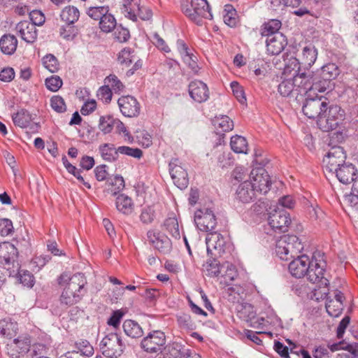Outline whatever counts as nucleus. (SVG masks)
<instances>
[{
	"mask_svg": "<svg viewBox=\"0 0 358 358\" xmlns=\"http://www.w3.org/2000/svg\"><path fill=\"white\" fill-rule=\"evenodd\" d=\"M177 322L179 327L186 330H194L196 324L188 313H180L177 315Z\"/></svg>",
	"mask_w": 358,
	"mask_h": 358,
	"instance_id": "nucleus-49",
	"label": "nucleus"
},
{
	"mask_svg": "<svg viewBox=\"0 0 358 358\" xmlns=\"http://www.w3.org/2000/svg\"><path fill=\"white\" fill-rule=\"evenodd\" d=\"M165 343V334L160 330H154L141 340V348L149 353L161 352Z\"/></svg>",
	"mask_w": 358,
	"mask_h": 358,
	"instance_id": "nucleus-10",
	"label": "nucleus"
},
{
	"mask_svg": "<svg viewBox=\"0 0 358 358\" xmlns=\"http://www.w3.org/2000/svg\"><path fill=\"white\" fill-rule=\"evenodd\" d=\"M17 268V278L18 280L24 287L31 288L35 284V278L34 275L27 270H20L19 266Z\"/></svg>",
	"mask_w": 358,
	"mask_h": 358,
	"instance_id": "nucleus-47",
	"label": "nucleus"
},
{
	"mask_svg": "<svg viewBox=\"0 0 358 358\" xmlns=\"http://www.w3.org/2000/svg\"><path fill=\"white\" fill-rule=\"evenodd\" d=\"M99 348L105 357L117 358L122 355L126 345L120 334L117 333H109L101 341Z\"/></svg>",
	"mask_w": 358,
	"mask_h": 358,
	"instance_id": "nucleus-7",
	"label": "nucleus"
},
{
	"mask_svg": "<svg viewBox=\"0 0 358 358\" xmlns=\"http://www.w3.org/2000/svg\"><path fill=\"white\" fill-rule=\"evenodd\" d=\"M345 117V111L338 105L329 104L327 101L326 107L317 120L320 129L329 131L336 129L342 123Z\"/></svg>",
	"mask_w": 358,
	"mask_h": 358,
	"instance_id": "nucleus-3",
	"label": "nucleus"
},
{
	"mask_svg": "<svg viewBox=\"0 0 358 358\" xmlns=\"http://www.w3.org/2000/svg\"><path fill=\"white\" fill-rule=\"evenodd\" d=\"M326 265V262L323 259L322 255L320 252H315L313 255L306 276L310 282L319 284V288L322 289L321 291L322 294L327 296L329 282L324 276Z\"/></svg>",
	"mask_w": 358,
	"mask_h": 358,
	"instance_id": "nucleus-2",
	"label": "nucleus"
},
{
	"mask_svg": "<svg viewBox=\"0 0 358 358\" xmlns=\"http://www.w3.org/2000/svg\"><path fill=\"white\" fill-rule=\"evenodd\" d=\"M108 11V6H92L87 9V14L93 20L100 21Z\"/></svg>",
	"mask_w": 358,
	"mask_h": 358,
	"instance_id": "nucleus-53",
	"label": "nucleus"
},
{
	"mask_svg": "<svg viewBox=\"0 0 358 358\" xmlns=\"http://www.w3.org/2000/svg\"><path fill=\"white\" fill-rule=\"evenodd\" d=\"M268 162L269 161L262 149L257 148L254 150L253 159L252 162V169L256 167H262V169H264V166L268 163Z\"/></svg>",
	"mask_w": 358,
	"mask_h": 358,
	"instance_id": "nucleus-48",
	"label": "nucleus"
},
{
	"mask_svg": "<svg viewBox=\"0 0 358 358\" xmlns=\"http://www.w3.org/2000/svg\"><path fill=\"white\" fill-rule=\"evenodd\" d=\"M17 324L9 320H0V335L6 338H12L16 335Z\"/></svg>",
	"mask_w": 358,
	"mask_h": 358,
	"instance_id": "nucleus-36",
	"label": "nucleus"
},
{
	"mask_svg": "<svg viewBox=\"0 0 358 358\" xmlns=\"http://www.w3.org/2000/svg\"><path fill=\"white\" fill-rule=\"evenodd\" d=\"M212 123L215 134L222 138H224L225 132H229L234 128V122L227 115L215 117Z\"/></svg>",
	"mask_w": 358,
	"mask_h": 358,
	"instance_id": "nucleus-28",
	"label": "nucleus"
},
{
	"mask_svg": "<svg viewBox=\"0 0 358 358\" xmlns=\"http://www.w3.org/2000/svg\"><path fill=\"white\" fill-rule=\"evenodd\" d=\"M58 283L60 285L66 284L59 299L62 306H71L78 303L85 294L86 279L82 273H76L71 278L68 274L62 273L58 278Z\"/></svg>",
	"mask_w": 358,
	"mask_h": 358,
	"instance_id": "nucleus-1",
	"label": "nucleus"
},
{
	"mask_svg": "<svg viewBox=\"0 0 358 358\" xmlns=\"http://www.w3.org/2000/svg\"><path fill=\"white\" fill-rule=\"evenodd\" d=\"M115 124V119L111 115L101 116L99 129L105 134L112 131Z\"/></svg>",
	"mask_w": 358,
	"mask_h": 358,
	"instance_id": "nucleus-50",
	"label": "nucleus"
},
{
	"mask_svg": "<svg viewBox=\"0 0 358 358\" xmlns=\"http://www.w3.org/2000/svg\"><path fill=\"white\" fill-rule=\"evenodd\" d=\"M217 257L211 255L210 258L203 264L206 275L210 277H217L222 274V271L225 266L221 264L220 262L217 259Z\"/></svg>",
	"mask_w": 358,
	"mask_h": 358,
	"instance_id": "nucleus-31",
	"label": "nucleus"
},
{
	"mask_svg": "<svg viewBox=\"0 0 358 358\" xmlns=\"http://www.w3.org/2000/svg\"><path fill=\"white\" fill-rule=\"evenodd\" d=\"M250 184L252 196H250V199L252 196H257L256 194H266L269 190L271 185L269 176L265 169L256 167L252 169L250 174Z\"/></svg>",
	"mask_w": 358,
	"mask_h": 358,
	"instance_id": "nucleus-8",
	"label": "nucleus"
},
{
	"mask_svg": "<svg viewBox=\"0 0 358 358\" xmlns=\"http://www.w3.org/2000/svg\"><path fill=\"white\" fill-rule=\"evenodd\" d=\"M113 30L114 38L120 43L127 42L130 38V33L129 29L123 27L121 24L117 25Z\"/></svg>",
	"mask_w": 358,
	"mask_h": 358,
	"instance_id": "nucleus-57",
	"label": "nucleus"
},
{
	"mask_svg": "<svg viewBox=\"0 0 358 358\" xmlns=\"http://www.w3.org/2000/svg\"><path fill=\"white\" fill-rule=\"evenodd\" d=\"M182 11L191 20L199 24L201 18L211 20L213 15L207 0H192L189 4L186 1L181 5Z\"/></svg>",
	"mask_w": 358,
	"mask_h": 358,
	"instance_id": "nucleus-6",
	"label": "nucleus"
},
{
	"mask_svg": "<svg viewBox=\"0 0 358 358\" xmlns=\"http://www.w3.org/2000/svg\"><path fill=\"white\" fill-rule=\"evenodd\" d=\"M326 310L328 314L331 317H338L343 310V301L340 299H327Z\"/></svg>",
	"mask_w": 358,
	"mask_h": 358,
	"instance_id": "nucleus-41",
	"label": "nucleus"
},
{
	"mask_svg": "<svg viewBox=\"0 0 358 358\" xmlns=\"http://www.w3.org/2000/svg\"><path fill=\"white\" fill-rule=\"evenodd\" d=\"M31 346V336L27 334L20 335L7 344L8 355L13 358H18L27 354Z\"/></svg>",
	"mask_w": 358,
	"mask_h": 358,
	"instance_id": "nucleus-13",
	"label": "nucleus"
},
{
	"mask_svg": "<svg viewBox=\"0 0 358 358\" xmlns=\"http://www.w3.org/2000/svg\"><path fill=\"white\" fill-rule=\"evenodd\" d=\"M295 90L296 87L293 78L284 80L278 85V92L283 96H293L297 98L299 92Z\"/></svg>",
	"mask_w": 358,
	"mask_h": 358,
	"instance_id": "nucleus-38",
	"label": "nucleus"
},
{
	"mask_svg": "<svg viewBox=\"0 0 358 358\" xmlns=\"http://www.w3.org/2000/svg\"><path fill=\"white\" fill-rule=\"evenodd\" d=\"M266 43L267 52L272 55H277L285 49L287 41L282 33H277L267 37Z\"/></svg>",
	"mask_w": 358,
	"mask_h": 358,
	"instance_id": "nucleus-24",
	"label": "nucleus"
},
{
	"mask_svg": "<svg viewBox=\"0 0 358 358\" xmlns=\"http://www.w3.org/2000/svg\"><path fill=\"white\" fill-rule=\"evenodd\" d=\"M234 96L241 103H244L246 101L245 90L237 81H232L230 84Z\"/></svg>",
	"mask_w": 358,
	"mask_h": 358,
	"instance_id": "nucleus-55",
	"label": "nucleus"
},
{
	"mask_svg": "<svg viewBox=\"0 0 358 358\" xmlns=\"http://www.w3.org/2000/svg\"><path fill=\"white\" fill-rule=\"evenodd\" d=\"M80 12L75 6H66L62 11L60 17L62 20L69 24H73L78 20Z\"/></svg>",
	"mask_w": 358,
	"mask_h": 358,
	"instance_id": "nucleus-39",
	"label": "nucleus"
},
{
	"mask_svg": "<svg viewBox=\"0 0 358 358\" xmlns=\"http://www.w3.org/2000/svg\"><path fill=\"white\" fill-rule=\"evenodd\" d=\"M346 159V154L343 148L334 146L327 152L324 162L327 164V168L331 172L336 171L341 166L344 165Z\"/></svg>",
	"mask_w": 358,
	"mask_h": 358,
	"instance_id": "nucleus-18",
	"label": "nucleus"
},
{
	"mask_svg": "<svg viewBox=\"0 0 358 358\" xmlns=\"http://www.w3.org/2000/svg\"><path fill=\"white\" fill-rule=\"evenodd\" d=\"M99 150L103 159L110 162L116 161L120 154L117 148L112 143H103L99 146Z\"/></svg>",
	"mask_w": 358,
	"mask_h": 358,
	"instance_id": "nucleus-35",
	"label": "nucleus"
},
{
	"mask_svg": "<svg viewBox=\"0 0 358 358\" xmlns=\"http://www.w3.org/2000/svg\"><path fill=\"white\" fill-rule=\"evenodd\" d=\"M169 173L173 183L179 189H185L189 184V178L186 168L177 158L173 159L169 164Z\"/></svg>",
	"mask_w": 358,
	"mask_h": 358,
	"instance_id": "nucleus-12",
	"label": "nucleus"
},
{
	"mask_svg": "<svg viewBox=\"0 0 358 358\" xmlns=\"http://www.w3.org/2000/svg\"><path fill=\"white\" fill-rule=\"evenodd\" d=\"M194 222L202 231L213 232L217 226V219L213 211L208 208L199 209L195 212Z\"/></svg>",
	"mask_w": 358,
	"mask_h": 358,
	"instance_id": "nucleus-11",
	"label": "nucleus"
},
{
	"mask_svg": "<svg viewBox=\"0 0 358 358\" xmlns=\"http://www.w3.org/2000/svg\"><path fill=\"white\" fill-rule=\"evenodd\" d=\"M136 59L135 52L131 48H123L117 55V61L121 65L129 66Z\"/></svg>",
	"mask_w": 358,
	"mask_h": 358,
	"instance_id": "nucleus-42",
	"label": "nucleus"
},
{
	"mask_svg": "<svg viewBox=\"0 0 358 358\" xmlns=\"http://www.w3.org/2000/svg\"><path fill=\"white\" fill-rule=\"evenodd\" d=\"M115 205L117 210L124 215H130L134 206L132 199L124 194L117 196Z\"/></svg>",
	"mask_w": 358,
	"mask_h": 358,
	"instance_id": "nucleus-34",
	"label": "nucleus"
},
{
	"mask_svg": "<svg viewBox=\"0 0 358 358\" xmlns=\"http://www.w3.org/2000/svg\"><path fill=\"white\" fill-rule=\"evenodd\" d=\"M164 227L173 238L178 240L180 238L179 224L176 217L166 218L164 222Z\"/></svg>",
	"mask_w": 358,
	"mask_h": 358,
	"instance_id": "nucleus-43",
	"label": "nucleus"
},
{
	"mask_svg": "<svg viewBox=\"0 0 358 358\" xmlns=\"http://www.w3.org/2000/svg\"><path fill=\"white\" fill-rule=\"evenodd\" d=\"M187 349L185 345L173 342L164 347L159 358H182Z\"/></svg>",
	"mask_w": 358,
	"mask_h": 358,
	"instance_id": "nucleus-27",
	"label": "nucleus"
},
{
	"mask_svg": "<svg viewBox=\"0 0 358 358\" xmlns=\"http://www.w3.org/2000/svg\"><path fill=\"white\" fill-rule=\"evenodd\" d=\"M17 46L16 37L11 34H4L0 39V48L5 55H13Z\"/></svg>",
	"mask_w": 358,
	"mask_h": 358,
	"instance_id": "nucleus-32",
	"label": "nucleus"
},
{
	"mask_svg": "<svg viewBox=\"0 0 358 358\" xmlns=\"http://www.w3.org/2000/svg\"><path fill=\"white\" fill-rule=\"evenodd\" d=\"M327 99L324 96H316L315 98L306 99L302 111L303 114L310 119H319L326 107Z\"/></svg>",
	"mask_w": 358,
	"mask_h": 358,
	"instance_id": "nucleus-15",
	"label": "nucleus"
},
{
	"mask_svg": "<svg viewBox=\"0 0 358 358\" xmlns=\"http://www.w3.org/2000/svg\"><path fill=\"white\" fill-rule=\"evenodd\" d=\"M328 347L331 352L338 351L339 350H345L350 353V355L346 353L338 354V358H350L358 357V343H357L348 344L344 341H340L338 343L329 345Z\"/></svg>",
	"mask_w": 358,
	"mask_h": 358,
	"instance_id": "nucleus-29",
	"label": "nucleus"
},
{
	"mask_svg": "<svg viewBox=\"0 0 358 358\" xmlns=\"http://www.w3.org/2000/svg\"><path fill=\"white\" fill-rule=\"evenodd\" d=\"M109 185L114 187L113 195L120 192L124 187V180L122 176L116 175L114 177H110L106 182Z\"/></svg>",
	"mask_w": 358,
	"mask_h": 358,
	"instance_id": "nucleus-60",
	"label": "nucleus"
},
{
	"mask_svg": "<svg viewBox=\"0 0 358 358\" xmlns=\"http://www.w3.org/2000/svg\"><path fill=\"white\" fill-rule=\"evenodd\" d=\"M126 335L132 338H138L143 335V330L141 325L135 320H126L122 324Z\"/></svg>",
	"mask_w": 358,
	"mask_h": 358,
	"instance_id": "nucleus-33",
	"label": "nucleus"
},
{
	"mask_svg": "<svg viewBox=\"0 0 358 358\" xmlns=\"http://www.w3.org/2000/svg\"><path fill=\"white\" fill-rule=\"evenodd\" d=\"M231 291L234 294H236L237 296L235 298L237 299V305L236 306V315L241 319L242 321H246V292L245 286H241L240 285H234L231 288Z\"/></svg>",
	"mask_w": 358,
	"mask_h": 358,
	"instance_id": "nucleus-21",
	"label": "nucleus"
},
{
	"mask_svg": "<svg viewBox=\"0 0 358 358\" xmlns=\"http://www.w3.org/2000/svg\"><path fill=\"white\" fill-rule=\"evenodd\" d=\"M117 25L115 17L108 13L103 15V18L99 21V28L106 33L112 31Z\"/></svg>",
	"mask_w": 358,
	"mask_h": 358,
	"instance_id": "nucleus-45",
	"label": "nucleus"
},
{
	"mask_svg": "<svg viewBox=\"0 0 358 358\" xmlns=\"http://www.w3.org/2000/svg\"><path fill=\"white\" fill-rule=\"evenodd\" d=\"M282 23L277 19H273L264 24V29L262 34L270 36L271 34L280 33L278 31L280 29Z\"/></svg>",
	"mask_w": 358,
	"mask_h": 358,
	"instance_id": "nucleus-51",
	"label": "nucleus"
},
{
	"mask_svg": "<svg viewBox=\"0 0 358 358\" xmlns=\"http://www.w3.org/2000/svg\"><path fill=\"white\" fill-rule=\"evenodd\" d=\"M319 74L322 79L331 82L339 75V69L335 64L329 63L321 68Z\"/></svg>",
	"mask_w": 358,
	"mask_h": 358,
	"instance_id": "nucleus-40",
	"label": "nucleus"
},
{
	"mask_svg": "<svg viewBox=\"0 0 358 358\" xmlns=\"http://www.w3.org/2000/svg\"><path fill=\"white\" fill-rule=\"evenodd\" d=\"M59 34L66 40H73L77 34V29L73 24L67 23L59 29Z\"/></svg>",
	"mask_w": 358,
	"mask_h": 358,
	"instance_id": "nucleus-61",
	"label": "nucleus"
},
{
	"mask_svg": "<svg viewBox=\"0 0 358 358\" xmlns=\"http://www.w3.org/2000/svg\"><path fill=\"white\" fill-rule=\"evenodd\" d=\"M268 204L259 199L251 208L252 213L262 219V217H266V212L267 211Z\"/></svg>",
	"mask_w": 358,
	"mask_h": 358,
	"instance_id": "nucleus-62",
	"label": "nucleus"
},
{
	"mask_svg": "<svg viewBox=\"0 0 358 358\" xmlns=\"http://www.w3.org/2000/svg\"><path fill=\"white\" fill-rule=\"evenodd\" d=\"M357 169L355 166L351 163H346L341 166L336 171L333 173H336L338 180L343 184H350L354 182L353 184L357 185Z\"/></svg>",
	"mask_w": 358,
	"mask_h": 358,
	"instance_id": "nucleus-22",
	"label": "nucleus"
},
{
	"mask_svg": "<svg viewBox=\"0 0 358 358\" xmlns=\"http://www.w3.org/2000/svg\"><path fill=\"white\" fill-rule=\"evenodd\" d=\"M301 52L296 57H292V64H294V69L297 68L299 70V65L304 69H310L315 62L317 57V50L310 43H306L303 45L299 44Z\"/></svg>",
	"mask_w": 358,
	"mask_h": 358,
	"instance_id": "nucleus-9",
	"label": "nucleus"
},
{
	"mask_svg": "<svg viewBox=\"0 0 358 358\" xmlns=\"http://www.w3.org/2000/svg\"><path fill=\"white\" fill-rule=\"evenodd\" d=\"M268 224L277 233H285L288 231L291 224L289 214L285 210H278L271 213L268 217Z\"/></svg>",
	"mask_w": 358,
	"mask_h": 358,
	"instance_id": "nucleus-14",
	"label": "nucleus"
},
{
	"mask_svg": "<svg viewBox=\"0 0 358 358\" xmlns=\"http://www.w3.org/2000/svg\"><path fill=\"white\" fill-rule=\"evenodd\" d=\"M147 238L150 243L159 252L169 254L172 250V242L165 234H161L154 230L147 232Z\"/></svg>",
	"mask_w": 358,
	"mask_h": 358,
	"instance_id": "nucleus-17",
	"label": "nucleus"
},
{
	"mask_svg": "<svg viewBox=\"0 0 358 358\" xmlns=\"http://www.w3.org/2000/svg\"><path fill=\"white\" fill-rule=\"evenodd\" d=\"M117 151L120 154L125 155L136 159H140L143 156V151L138 148H131L122 145L117 148Z\"/></svg>",
	"mask_w": 358,
	"mask_h": 358,
	"instance_id": "nucleus-58",
	"label": "nucleus"
},
{
	"mask_svg": "<svg viewBox=\"0 0 358 358\" xmlns=\"http://www.w3.org/2000/svg\"><path fill=\"white\" fill-rule=\"evenodd\" d=\"M76 348L78 349V350L76 352H79L85 358H86V357L92 355L94 353L93 347L86 340L81 341L78 343H76Z\"/></svg>",
	"mask_w": 358,
	"mask_h": 358,
	"instance_id": "nucleus-63",
	"label": "nucleus"
},
{
	"mask_svg": "<svg viewBox=\"0 0 358 358\" xmlns=\"http://www.w3.org/2000/svg\"><path fill=\"white\" fill-rule=\"evenodd\" d=\"M249 70L258 79H262L271 70V66L268 62L263 59L258 58L250 63Z\"/></svg>",
	"mask_w": 358,
	"mask_h": 358,
	"instance_id": "nucleus-30",
	"label": "nucleus"
},
{
	"mask_svg": "<svg viewBox=\"0 0 358 358\" xmlns=\"http://www.w3.org/2000/svg\"><path fill=\"white\" fill-rule=\"evenodd\" d=\"M104 82L108 83L107 85L110 86L115 93L122 92L124 88L123 83L115 74H110L105 78Z\"/></svg>",
	"mask_w": 358,
	"mask_h": 358,
	"instance_id": "nucleus-56",
	"label": "nucleus"
},
{
	"mask_svg": "<svg viewBox=\"0 0 358 358\" xmlns=\"http://www.w3.org/2000/svg\"><path fill=\"white\" fill-rule=\"evenodd\" d=\"M117 103L121 113L126 117H136L140 113V104L132 96H121L119 98Z\"/></svg>",
	"mask_w": 358,
	"mask_h": 358,
	"instance_id": "nucleus-19",
	"label": "nucleus"
},
{
	"mask_svg": "<svg viewBox=\"0 0 358 358\" xmlns=\"http://www.w3.org/2000/svg\"><path fill=\"white\" fill-rule=\"evenodd\" d=\"M310 260L307 255H298L293 258L289 264V271L291 275L296 278H301L306 275L310 266Z\"/></svg>",
	"mask_w": 358,
	"mask_h": 358,
	"instance_id": "nucleus-20",
	"label": "nucleus"
},
{
	"mask_svg": "<svg viewBox=\"0 0 358 358\" xmlns=\"http://www.w3.org/2000/svg\"><path fill=\"white\" fill-rule=\"evenodd\" d=\"M208 255L221 257L226 252L227 243L223 236L216 231L210 233L206 238Z\"/></svg>",
	"mask_w": 358,
	"mask_h": 358,
	"instance_id": "nucleus-16",
	"label": "nucleus"
},
{
	"mask_svg": "<svg viewBox=\"0 0 358 358\" xmlns=\"http://www.w3.org/2000/svg\"><path fill=\"white\" fill-rule=\"evenodd\" d=\"M50 106L55 111L59 113H64L66 110L65 101L59 95L53 96L50 99Z\"/></svg>",
	"mask_w": 358,
	"mask_h": 358,
	"instance_id": "nucleus-59",
	"label": "nucleus"
},
{
	"mask_svg": "<svg viewBox=\"0 0 358 358\" xmlns=\"http://www.w3.org/2000/svg\"><path fill=\"white\" fill-rule=\"evenodd\" d=\"M303 246L299 238L295 235H284L276 242L277 255L285 261L292 260L298 257Z\"/></svg>",
	"mask_w": 358,
	"mask_h": 358,
	"instance_id": "nucleus-4",
	"label": "nucleus"
},
{
	"mask_svg": "<svg viewBox=\"0 0 358 358\" xmlns=\"http://www.w3.org/2000/svg\"><path fill=\"white\" fill-rule=\"evenodd\" d=\"M12 120L15 126L26 128L31 121V115L26 109H21L12 115Z\"/></svg>",
	"mask_w": 358,
	"mask_h": 358,
	"instance_id": "nucleus-37",
	"label": "nucleus"
},
{
	"mask_svg": "<svg viewBox=\"0 0 358 358\" xmlns=\"http://www.w3.org/2000/svg\"><path fill=\"white\" fill-rule=\"evenodd\" d=\"M43 64L45 69H47L51 73H55L59 70V62L57 57L52 55H46L42 59Z\"/></svg>",
	"mask_w": 358,
	"mask_h": 358,
	"instance_id": "nucleus-54",
	"label": "nucleus"
},
{
	"mask_svg": "<svg viewBox=\"0 0 358 358\" xmlns=\"http://www.w3.org/2000/svg\"><path fill=\"white\" fill-rule=\"evenodd\" d=\"M16 245L10 242H2L0 243V263L8 266V270L11 268L10 266L14 268L15 263L17 267H18V250L20 249L21 251L23 250H27L30 247L29 241L25 239H23L21 242L16 241Z\"/></svg>",
	"mask_w": 358,
	"mask_h": 358,
	"instance_id": "nucleus-5",
	"label": "nucleus"
},
{
	"mask_svg": "<svg viewBox=\"0 0 358 358\" xmlns=\"http://www.w3.org/2000/svg\"><path fill=\"white\" fill-rule=\"evenodd\" d=\"M189 94L198 103L205 102L209 98L208 86L201 80H196L189 84Z\"/></svg>",
	"mask_w": 358,
	"mask_h": 358,
	"instance_id": "nucleus-23",
	"label": "nucleus"
},
{
	"mask_svg": "<svg viewBox=\"0 0 358 358\" xmlns=\"http://www.w3.org/2000/svg\"><path fill=\"white\" fill-rule=\"evenodd\" d=\"M15 29L22 39L27 43H34L37 38V29L34 24L29 21L20 22L16 25Z\"/></svg>",
	"mask_w": 358,
	"mask_h": 358,
	"instance_id": "nucleus-26",
	"label": "nucleus"
},
{
	"mask_svg": "<svg viewBox=\"0 0 358 358\" xmlns=\"http://www.w3.org/2000/svg\"><path fill=\"white\" fill-rule=\"evenodd\" d=\"M264 319L263 317L256 318V312L254 310V307L248 304V326L257 329L263 328Z\"/></svg>",
	"mask_w": 358,
	"mask_h": 358,
	"instance_id": "nucleus-44",
	"label": "nucleus"
},
{
	"mask_svg": "<svg viewBox=\"0 0 358 358\" xmlns=\"http://www.w3.org/2000/svg\"><path fill=\"white\" fill-rule=\"evenodd\" d=\"M63 82L60 77L52 76L45 79V85L52 92H57L62 86Z\"/></svg>",
	"mask_w": 358,
	"mask_h": 358,
	"instance_id": "nucleus-64",
	"label": "nucleus"
},
{
	"mask_svg": "<svg viewBox=\"0 0 358 358\" xmlns=\"http://www.w3.org/2000/svg\"><path fill=\"white\" fill-rule=\"evenodd\" d=\"M230 145L234 152L246 154V138L245 137L239 135L232 136Z\"/></svg>",
	"mask_w": 358,
	"mask_h": 358,
	"instance_id": "nucleus-46",
	"label": "nucleus"
},
{
	"mask_svg": "<svg viewBox=\"0 0 358 358\" xmlns=\"http://www.w3.org/2000/svg\"><path fill=\"white\" fill-rule=\"evenodd\" d=\"M313 73L310 72H299L293 74V80L295 85L296 91L299 92V95H303L311 91L313 87L312 83Z\"/></svg>",
	"mask_w": 358,
	"mask_h": 358,
	"instance_id": "nucleus-25",
	"label": "nucleus"
},
{
	"mask_svg": "<svg viewBox=\"0 0 358 358\" xmlns=\"http://www.w3.org/2000/svg\"><path fill=\"white\" fill-rule=\"evenodd\" d=\"M313 87L311 91L324 92L330 86V82L323 80L320 78V75H313L312 79Z\"/></svg>",
	"mask_w": 358,
	"mask_h": 358,
	"instance_id": "nucleus-52",
	"label": "nucleus"
}]
</instances>
